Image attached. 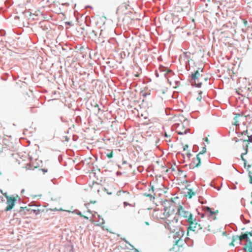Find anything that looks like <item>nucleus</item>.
Returning a JSON list of instances; mask_svg holds the SVG:
<instances>
[{
    "mask_svg": "<svg viewBox=\"0 0 252 252\" xmlns=\"http://www.w3.org/2000/svg\"><path fill=\"white\" fill-rule=\"evenodd\" d=\"M187 222L189 224L188 229L196 232L200 230V227H199V222L198 223L196 222V219L194 216L192 217L191 219L188 220Z\"/></svg>",
    "mask_w": 252,
    "mask_h": 252,
    "instance_id": "obj_7",
    "label": "nucleus"
},
{
    "mask_svg": "<svg viewBox=\"0 0 252 252\" xmlns=\"http://www.w3.org/2000/svg\"><path fill=\"white\" fill-rule=\"evenodd\" d=\"M250 203L252 205V200L251 201Z\"/></svg>",
    "mask_w": 252,
    "mask_h": 252,
    "instance_id": "obj_34",
    "label": "nucleus"
},
{
    "mask_svg": "<svg viewBox=\"0 0 252 252\" xmlns=\"http://www.w3.org/2000/svg\"><path fill=\"white\" fill-rule=\"evenodd\" d=\"M105 190L107 191V193L108 194H113L115 192V191H110L109 192V191H108V189H105Z\"/></svg>",
    "mask_w": 252,
    "mask_h": 252,
    "instance_id": "obj_24",
    "label": "nucleus"
},
{
    "mask_svg": "<svg viewBox=\"0 0 252 252\" xmlns=\"http://www.w3.org/2000/svg\"><path fill=\"white\" fill-rule=\"evenodd\" d=\"M174 233H175L173 236V238L174 239L173 242L174 243V244L176 246H174L172 248V249H171L170 250V252H179V251H175L174 250L177 248H179V242L184 236V231L182 229L179 228V230H178L177 231H175Z\"/></svg>",
    "mask_w": 252,
    "mask_h": 252,
    "instance_id": "obj_6",
    "label": "nucleus"
},
{
    "mask_svg": "<svg viewBox=\"0 0 252 252\" xmlns=\"http://www.w3.org/2000/svg\"><path fill=\"white\" fill-rule=\"evenodd\" d=\"M204 140L207 142V143H209V140L207 138H205V139H204Z\"/></svg>",
    "mask_w": 252,
    "mask_h": 252,
    "instance_id": "obj_30",
    "label": "nucleus"
},
{
    "mask_svg": "<svg viewBox=\"0 0 252 252\" xmlns=\"http://www.w3.org/2000/svg\"><path fill=\"white\" fill-rule=\"evenodd\" d=\"M189 129L186 128L182 124H178L176 126L175 131L179 135H183L189 132Z\"/></svg>",
    "mask_w": 252,
    "mask_h": 252,
    "instance_id": "obj_10",
    "label": "nucleus"
},
{
    "mask_svg": "<svg viewBox=\"0 0 252 252\" xmlns=\"http://www.w3.org/2000/svg\"><path fill=\"white\" fill-rule=\"evenodd\" d=\"M242 135H247L248 139L238 140L237 143V147L241 152H242L241 150H243V152L241 153V157L242 159L244 161L245 167L249 171L250 183L252 184V166L251 164H248L246 159L244 158V155L247 153L249 142H252V135L249 136L247 130L244 131Z\"/></svg>",
    "mask_w": 252,
    "mask_h": 252,
    "instance_id": "obj_2",
    "label": "nucleus"
},
{
    "mask_svg": "<svg viewBox=\"0 0 252 252\" xmlns=\"http://www.w3.org/2000/svg\"><path fill=\"white\" fill-rule=\"evenodd\" d=\"M28 208H29L28 210L30 211V214L33 213L35 215H37L41 212V210L39 209L38 207L35 205H29Z\"/></svg>",
    "mask_w": 252,
    "mask_h": 252,
    "instance_id": "obj_14",
    "label": "nucleus"
},
{
    "mask_svg": "<svg viewBox=\"0 0 252 252\" xmlns=\"http://www.w3.org/2000/svg\"><path fill=\"white\" fill-rule=\"evenodd\" d=\"M106 156L108 158H111L113 156V151H111L110 153L106 154Z\"/></svg>",
    "mask_w": 252,
    "mask_h": 252,
    "instance_id": "obj_22",
    "label": "nucleus"
},
{
    "mask_svg": "<svg viewBox=\"0 0 252 252\" xmlns=\"http://www.w3.org/2000/svg\"><path fill=\"white\" fill-rule=\"evenodd\" d=\"M124 204L125 206L130 205V204L126 201H124Z\"/></svg>",
    "mask_w": 252,
    "mask_h": 252,
    "instance_id": "obj_27",
    "label": "nucleus"
},
{
    "mask_svg": "<svg viewBox=\"0 0 252 252\" xmlns=\"http://www.w3.org/2000/svg\"><path fill=\"white\" fill-rule=\"evenodd\" d=\"M188 147H189V146H188V145H185V146H184V147H183V150H184V151H186L187 150V149L188 148Z\"/></svg>",
    "mask_w": 252,
    "mask_h": 252,
    "instance_id": "obj_25",
    "label": "nucleus"
},
{
    "mask_svg": "<svg viewBox=\"0 0 252 252\" xmlns=\"http://www.w3.org/2000/svg\"><path fill=\"white\" fill-rule=\"evenodd\" d=\"M206 152V148L203 147L201 151H200L197 155L196 158L193 161V167H198L201 165V160L204 158V154Z\"/></svg>",
    "mask_w": 252,
    "mask_h": 252,
    "instance_id": "obj_8",
    "label": "nucleus"
},
{
    "mask_svg": "<svg viewBox=\"0 0 252 252\" xmlns=\"http://www.w3.org/2000/svg\"><path fill=\"white\" fill-rule=\"evenodd\" d=\"M4 195L7 199V206L5 209V211H8L11 210L14 206L16 201V198L13 196H9L7 195L6 193H4Z\"/></svg>",
    "mask_w": 252,
    "mask_h": 252,
    "instance_id": "obj_9",
    "label": "nucleus"
},
{
    "mask_svg": "<svg viewBox=\"0 0 252 252\" xmlns=\"http://www.w3.org/2000/svg\"><path fill=\"white\" fill-rule=\"evenodd\" d=\"M246 240L247 243L244 248V250L248 252H252V231L246 232L240 236H233L232 242L229 244L230 246H234V243L238 241L239 244H241L243 240Z\"/></svg>",
    "mask_w": 252,
    "mask_h": 252,
    "instance_id": "obj_3",
    "label": "nucleus"
},
{
    "mask_svg": "<svg viewBox=\"0 0 252 252\" xmlns=\"http://www.w3.org/2000/svg\"><path fill=\"white\" fill-rule=\"evenodd\" d=\"M195 192L193 191L191 189H188L186 196L188 197L189 198H191L193 196L195 195Z\"/></svg>",
    "mask_w": 252,
    "mask_h": 252,
    "instance_id": "obj_17",
    "label": "nucleus"
},
{
    "mask_svg": "<svg viewBox=\"0 0 252 252\" xmlns=\"http://www.w3.org/2000/svg\"><path fill=\"white\" fill-rule=\"evenodd\" d=\"M145 195H146L147 196H150L151 195L150 194H147L145 193Z\"/></svg>",
    "mask_w": 252,
    "mask_h": 252,
    "instance_id": "obj_32",
    "label": "nucleus"
},
{
    "mask_svg": "<svg viewBox=\"0 0 252 252\" xmlns=\"http://www.w3.org/2000/svg\"><path fill=\"white\" fill-rule=\"evenodd\" d=\"M151 190H152V192H154V186H151V189H149V191H150Z\"/></svg>",
    "mask_w": 252,
    "mask_h": 252,
    "instance_id": "obj_26",
    "label": "nucleus"
},
{
    "mask_svg": "<svg viewBox=\"0 0 252 252\" xmlns=\"http://www.w3.org/2000/svg\"><path fill=\"white\" fill-rule=\"evenodd\" d=\"M170 76H167L166 77H167V79H168V82H169V83H170V84H171V81L170 80V79H169V77Z\"/></svg>",
    "mask_w": 252,
    "mask_h": 252,
    "instance_id": "obj_29",
    "label": "nucleus"
},
{
    "mask_svg": "<svg viewBox=\"0 0 252 252\" xmlns=\"http://www.w3.org/2000/svg\"><path fill=\"white\" fill-rule=\"evenodd\" d=\"M186 154L188 157H189L191 155V154L188 151L186 153Z\"/></svg>",
    "mask_w": 252,
    "mask_h": 252,
    "instance_id": "obj_28",
    "label": "nucleus"
},
{
    "mask_svg": "<svg viewBox=\"0 0 252 252\" xmlns=\"http://www.w3.org/2000/svg\"><path fill=\"white\" fill-rule=\"evenodd\" d=\"M200 72H203V69L198 68L194 73H192L191 76V80L197 87H201L203 82L207 80V78L204 77L202 74H200Z\"/></svg>",
    "mask_w": 252,
    "mask_h": 252,
    "instance_id": "obj_5",
    "label": "nucleus"
},
{
    "mask_svg": "<svg viewBox=\"0 0 252 252\" xmlns=\"http://www.w3.org/2000/svg\"><path fill=\"white\" fill-rule=\"evenodd\" d=\"M28 207H29V206L25 207H20V210L19 212H21L22 211H24L25 212H26V211H27V212H29L30 213V211L28 210L29 209V208H28Z\"/></svg>",
    "mask_w": 252,
    "mask_h": 252,
    "instance_id": "obj_18",
    "label": "nucleus"
},
{
    "mask_svg": "<svg viewBox=\"0 0 252 252\" xmlns=\"http://www.w3.org/2000/svg\"><path fill=\"white\" fill-rule=\"evenodd\" d=\"M170 135H168L166 132L164 133V136L166 138V141L167 142H171V139L170 138Z\"/></svg>",
    "mask_w": 252,
    "mask_h": 252,
    "instance_id": "obj_20",
    "label": "nucleus"
},
{
    "mask_svg": "<svg viewBox=\"0 0 252 252\" xmlns=\"http://www.w3.org/2000/svg\"><path fill=\"white\" fill-rule=\"evenodd\" d=\"M102 228H103V229H104V226H102Z\"/></svg>",
    "mask_w": 252,
    "mask_h": 252,
    "instance_id": "obj_35",
    "label": "nucleus"
},
{
    "mask_svg": "<svg viewBox=\"0 0 252 252\" xmlns=\"http://www.w3.org/2000/svg\"><path fill=\"white\" fill-rule=\"evenodd\" d=\"M177 204L178 206H176L177 208V212L175 213L177 214V216L183 217L187 221L193 217L190 212L183 206V203L182 202L179 201Z\"/></svg>",
    "mask_w": 252,
    "mask_h": 252,
    "instance_id": "obj_4",
    "label": "nucleus"
},
{
    "mask_svg": "<svg viewBox=\"0 0 252 252\" xmlns=\"http://www.w3.org/2000/svg\"><path fill=\"white\" fill-rule=\"evenodd\" d=\"M124 240H125V241L126 243H127V241L125 240V239H124Z\"/></svg>",
    "mask_w": 252,
    "mask_h": 252,
    "instance_id": "obj_37",
    "label": "nucleus"
},
{
    "mask_svg": "<svg viewBox=\"0 0 252 252\" xmlns=\"http://www.w3.org/2000/svg\"><path fill=\"white\" fill-rule=\"evenodd\" d=\"M206 214L210 217H211L213 219H216V214L218 213L219 211L218 210L216 211L212 210L211 208L209 207H206L204 209Z\"/></svg>",
    "mask_w": 252,
    "mask_h": 252,
    "instance_id": "obj_13",
    "label": "nucleus"
},
{
    "mask_svg": "<svg viewBox=\"0 0 252 252\" xmlns=\"http://www.w3.org/2000/svg\"><path fill=\"white\" fill-rule=\"evenodd\" d=\"M1 175V171H0V175Z\"/></svg>",
    "mask_w": 252,
    "mask_h": 252,
    "instance_id": "obj_36",
    "label": "nucleus"
},
{
    "mask_svg": "<svg viewBox=\"0 0 252 252\" xmlns=\"http://www.w3.org/2000/svg\"><path fill=\"white\" fill-rule=\"evenodd\" d=\"M210 221L208 220H200L199 221V227L200 230H202L203 231H211L210 225L209 224Z\"/></svg>",
    "mask_w": 252,
    "mask_h": 252,
    "instance_id": "obj_11",
    "label": "nucleus"
},
{
    "mask_svg": "<svg viewBox=\"0 0 252 252\" xmlns=\"http://www.w3.org/2000/svg\"><path fill=\"white\" fill-rule=\"evenodd\" d=\"M117 195L119 197V199L121 200H126L129 199L130 194L128 192L119 190L117 192Z\"/></svg>",
    "mask_w": 252,
    "mask_h": 252,
    "instance_id": "obj_12",
    "label": "nucleus"
},
{
    "mask_svg": "<svg viewBox=\"0 0 252 252\" xmlns=\"http://www.w3.org/2000/svg\"><path fill=\"white\" fill-rule=\"evenodd\" d=\"M76 214L77 215L80 216V217H83V218H85L86 219H87V220L89 219V218L87 216L83 215L82 213L81 212H80V211L77 212L76 213Z\"/></svg>",
    "mask_w": 252,
    "mask_h": 252,
    "instance_id": "obj_19",
    "label": "nucleus"
},
{
    "mask_svg": "<svg viewBox=\"0 0 252 252\" xmlns=\"http://www.w3.org/2000/svg\"><path fill=\"white\" fill-rule=\"evenodd\" d=\"M201 94H202L201 92H200L199 93H198V96L196 97V99L199 101H200L202 98Z\"/></svg>",
    "mask_w": 252,
    "mask_h": 252,
    "instance_id": "obj_21",
    "label": "nucleus"
},
{
    "mask_svg": "<svg viewBox=\"0 0 252 252\" xmlns=\"http://www.w3.org/2000/svg\"><path fill=\"white\" fill-rule=\"evenodd\" d=\"M101 221H100L99 223L97 224L96 225H102L105 223V221L102 218L101 219Z\"/></svg>",
    "mask_w": 252,
    "mask_h": 252,
    "instance_id": "obj_23",
    "label": "nucleus"
},
{
    "mask_svg": "<svg viewBox=\"0 0 252 252\" xmlns=\"http://www.w3.org/2000/svg\"><path fill=\"white\" fill-rule=\"evenodd\" d=\"M242 115L240 114H235V117L234 118V125L236 126H238L239 125V121L238 119L241 117Z\"/></svg>",
    "mask_w": 252,
    "mask_h": 252,
    "instance_id": "obj_16",
    "label": "nucleus"
},
{
    "mask_svg": "<svg viewBox=\"0 0 252 252\" xmlns=\"http://www.w3.org/2000/svg\"><path fill=\"white\" fill-rule=\"evenodd\" d=\"M145 224L147 225H149V223L147 221H146L145 222Z\"/></svg>",
    "mask_w": 252,
    "mask_h": 252,
    "instance_id": "obj_31",
    "label": "nucleus"
},
{
    "mask_svg": "<svg viewBox=\"0 0 252 252\" xmlns=\"http://www.w3.org/2000/svg\"><path fill=\"white\" fill-rule=\"evenodd\" d=\"M159 69L160 71L165 72L164 75L166 76L173 74L171 70H170L164 67H160Z\"/></svg>",
    "mask_w": 252,
    "mask_h": 252,
    "instance_id": "obj_15",
    "label": "nucleus"
},
{
    "mask_svg": "<svg viewBox=\"0 0 252 252\" xmlns=\"http://www.w3.org/2000/svg\"><path fill=\"white\" fill-rule=\"evenodd\" d=\"M135 76L136 77H138V76H139V75H138V74H135Z\"/></svg>",
    "mask_w": 252,
    "mask_h": 252,
    "instance_id": "obj_33",
    "label": "nucleus"
},
{
    "mask_svg": "<svg viewBox=\"0 0 252 252\" xmlns=\"http://www.w3.org/2000/svg\"><path fill=\"white\" fill-rule=\"evenodd\" d=\"M179 200L178 197H175L173 199L166 201L167 205L164 206V211L159 216V219L161 222L163 224L164 227L169 230L171 233H174L180 228V223L179 219L175 214L174 207L176 204V201Z\"/></svg>",
    "mask_w": 252,
    "mask_h": 252,
    "instance_id": "obj_1",
    "label": "nucleus"
}]
</instances>
